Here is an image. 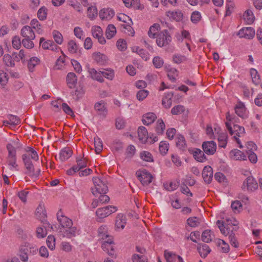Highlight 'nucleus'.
<instances>
[{"mask_svg": "<svg viewBox=\"0 0 262 262\" xmlns=\"http://www.w3.org/2000/svg\"><path fill=\"white\" fill-rule=\"evenodd\" d=\"M126 224L125 216L122 214H118L116 216L115 226L117 228L123 229Z\"/></svg>", "mask_w": 262, "mask_h": 262, "instance_id": "obj_30", "label": "nucleus"}, {"mask_svg": "<svg viewBox=\"0 0 262 262\" xmlns=\"http://www.w3.org/2000/svg\"><path fill=\"white\" fill-rule=\"evenodd\" d=\"M98 15L97 9L95 6H91L88 8L87 16L91 19H95Z\"/></svg>", "mask_w": 262, "mask_h": 262, "instance_id": "obj_43", "label": "nucleus"}, {"mask_svg": "<svg viewBox=\"0 0 262 262\" xmlns=\"http://www.w3.org/2000/svg\"><path fill=\"white\" fill-rule=\"evenodd\" d=\"M157 118L156 115L153 113H147L142 116V122L144 125H148L152 123Z\"/></svg>", "mask_w": 262, "mask_h": 262, "instance_id": "obj_25", "label": "nucleus"}, {"mask_svg": "<svg viewBox=\"0 0 262 262\" xmlns=\"http://www.w3.org/2000/svg\"><path fill=\"white\" fill-rule=\"evenodd\" d=\"M202 147L204 152L208 155H213L216 149V144L213 141L204 142L202 143Z\"/></svg>", "mask_w": 262, "mask_h": 262, "instance_id": "obj_11", "label": "nucleus"}, {"mask_svg": "<svg viewBox=\"0 0 262 262\" xmlns=\"http://www.w3.org/2000/svg\"><path fill=\"white\" fill-rule=\"evenodd\" d=\"M250 75L252 81L255 84L257 85L260 83V76L255 69H251L250 70Z\"/></svg>", "mask_w": 262, "mask_h": 262, "instance_id": "obj_48", "label": "nucleus"}, {"mask_svg": "<svg viewBox=\"0 0 262 262\" xmlns=\"http://www.w3.org/2000/svg\"><path fill=\"white\" fill-rule=\"evenodd\" d=\"M20 34L24 37L22 40L23 46L27 49L33 48L34 43L32 40L34 39L35 35L31 27L29 26H24L21 30Z\"/></svg>", "mask_w": 262, "mask_h": 262, "instance_id": "obj_2", "label": "nucleus"}, {"mask_svg": "<svg viewBox=\"0 0 262 262\" xmlns=\"http://www.w3.org/2000/svg\"><path fill=\"white\" fill-rule=\"evenodd\" d=\"M202 240L205 243H209L212 241L211 231L206 230L202 234Z\"/></svg>", "mask_w": 262, "mask_h": 262, "instance_id": "obj_50", "label": "nucleus"}, {"mask_svg": "<svg viewBox=\"0 0 262 262\" xmlns=\"http://www.w3.org/2000/svg\"><path fill=\"white\" fill-rule=\"evenodd\" d=\"M140 157L143 161L148 162L154 161L153 157L150 152L147 151H142L140 153Z\"/></svg>", "mask_w": 262, "mask_h": 262, "instance_id": "obj_42", "label": "nucleus"}, {"mask_svg": "<svg viewBox=\"0 0 262 262\" xmlns=\"http://www.w3.org/2000/svg\"><path fill=\"white\" fill-rule=\"evenodd\" d=\"M114 15V11L111 8H104L99 13V16L102 19H110Z\"/></svg>", "mask_w": 262, "mask_h": 262, "instance_id": "obj_24", "label": "nucleus"}, {"mask_svg": "<svg viewBox=\"0 0 262 262\" xmlns=\"http://www.w3.org/2000/svg\"><path fill=\"white\" fill-rule=\"evenodd\" d=\"M136 153V148L134 145H130L126 149L125 155L126 158L130 159Z\"/></svg>", "mask_w": 262, "mask_h": 262, "instance_id": "obj_61", "label": "nucleus"}, {"mask_svg": "<svg viewBox=\"0 0 262 262\" xmlns=\"http://www.w3.org/2000/svg\"><path fill=\"white\" fill-rule=\"evenodd\" d=\"M3 61L8 67H14V61L12 60V57L9 54H5L3 57Z\"/></svg>", "mask_w": 262, "mask_h": 262, "instance_id": "obj_64", "label": "nucleus"}, {"mask_svg": "<svg viewBox=\"0 0 262 262\" xmlns=\"http://www.w3.org/2000/svg\"><path fill=\"white\" fill-rule=\"evenodd\" d=\"M217 244L221 248L223 252L228 253L229 251V246L224 240L221 239H219Z\"/></svg>", "mask_w": 262, "mask_h": 262, "instance_id": "obj_60", "label": "nucleus"}, {"mask_svg": "<svg viewBox=\"0 0 262 262\" xmlns=\"http://www.w3.org/2000/svg\"><path fill=\"white\" fill-rule=\"evenodd\" d=\"M169 148V144L166 141H161L159 144V149L162 155L167 154Z\"/></svg>", "mask_w": 262, "mask_h": 262, "instance_id": "obj_51", "label": "nucleus"}, {"mask_svg": "<svg viewBox=\"0 0 262 262\" xmlns=\"http://www.w3.org/2000/svg\"><path fill=\"white\" fill-rule=\"evenodd\" d=\"M39 45L40 46H41L42 48L45 50H50L53 51L57 49V45L53 40H48L45 41V39L43 37H41L40 38Z\"/></svg>", "mask_w": 262, "mask_h": 262, "instance_id": "obj_17", "label": "nucleus"}, {"mask_svg": "<svg viewBox=\"0 0 262 262\" xmlns=\"http://www.w3.org/2000/svg\"><path fill=\"white\" fill-rule=\"evenodd\" d=\"M226 126L229 130L230 134L233 136V138L235 139L237 143L239 145L241 148L243 147L241 143V141L238 139L245 134V128L244 127L239 126L237 124H234L233 127L230 122H226Z\"/></svg>", "mask_w": 262, "mask_h": 262, "instance_id": "obj_4", "label": "nucleus"}, {"mask_svg": "<svg viewBox=\"0 0 262 262\" xmlns=\"http://www.w3.org/2000/svg\"><path fill=\"white\" fill-rule=\"evenodd\" d=\"M47 9L45 7H41L37 12V17L40 20H43L47 18Z\"/></svg>", "mask_w": 262, "mask_h": 262, "instance_id": "obj_53", "label": "nucleus"}, {"mask_svg": "<svg viewBox=\"0 0 262 262\" xmlns=\"http://www.w3.org/2000/svg\"><path fill=\"white\" fill-rule=\"evenodd\" d=\"M160 28V25L158 24H154L151 26L148 32L149 37L152 38H156L158 35L157 34Z\"/></svg>", "mask_w": 262, "mask_h": 262, "instance_id": "obj_36", "label": "nucleus"}, {"mask_svg": "<svg viewBox=\"0 0 262 262\" xmlns=\"http://www.w3.org/2000/svg\"><path fill=\"white\" fill-rule=\"evenodd\" d=\"M68 51L71 54H75L77 53L78 46L74 40H72L68 42Z\"/></svg>", "mask_w": 262, "mask_h": 262, "instance_id": "obj_56", "label": "nucleus"}, {"mask_svg": "<svg viewBox=\"0 0 262 262\" xmlns=\"http://www.w3.org/2000/svg\"><path fill=\"white\" fill-rule=\"evenodd\" d=\"M187 223L190 227H196L200 225L201 220L197 217L193 216L188 218L187 220Z\"/></svg>", "mask_w": 262, "mask_h": 262, "instance_id": "obj_44", "label": "nucleus"}, {"mask_svg": "<svg viewBox=\"0 0 262 262\" xmlns=\"http://www.w3.org/2000/svg\"><path fill=\"white\" fill-rule=\"evenodd\" d=\"M202 175L205 182L210 184L213 178L212 168L210 166H205L203 169Z\"/></svg>", "mask_w": 262, "mask_h": 262, "instance_id": "obj_15", "label": "nucleus"}, {"mask_svg": "<svg viewBox=\"0 0 262 262\" xmlns=\"http://www.w3.org/2000/svg\"><path fill=\"white\" fill-rule=\"evenodd\" d=\"M114 245L110 241L108 243H102L101 247L109 255H113L114 254Z\"/></svg>", "mask_w": 262, "mask_h": 262, "instance_id": "obj_33", "label": "nucleus"}, {"mask_svg": "<svg viewBox=\"0 0 262 262\" xmlns=\"http://www.w3.org/2000/svg\"><path fill=\"white\" fill-rule=\"evenodd\" d=\"M93 183L94 186L91 188V190L94 195L105 194L108 191L106 181L104 179L94 178Z\"/></svg>", "mask_w": 262, "mask_h": 262, "instance_id": "obj_3", "label": "nucleus"}, {"mask_svg": "<svg viewBox=\"0 0 262 262\" xmlns=\"http://www.w3.org/2000/svg\"><path fill=\"white\" fill-rule=\"evenodd\" d=\"M231 207L235 213H239L243 209V206L239 201H235L231 204Z\"/></svg>", "mask_w": 262, "mask_h": 262, "instance_id": "obj_54", "label": "nucleus"}, {"mask_svg": "<svg viewBox=\"0 0 262 262\" xmlns=\"http://www.w3.org/2000/svg\"><path fill=\"white\" fill-rule=\"evenodd\" d=\"M235 113L239 117L242 118H245L247 117L246 110L244 103H238L235 107Z\"/></svg>", "mask_w": 262, "mask_h": 262, "instance_id": "obj_26", "label": "nucleus"}, {"mask_svg": "<svg viewBox=\"0 0 262 262\" xmlns=\"http://www.w3.org/2000/svg\"><path fill=\"white\" fill-rule=\"evenodd\" d=\"M102 76L109 79L112 80L114 77V72L112 70H104L101 72Z\"/></svg>", "mask_w": 262, "mask_h": 262, "instance_id": "obj_63", "label": "nucleus"}, {"mask_svg": "<svg viewBox=\"0 0 262 262\" xmlns=\"http://www.w3.org/2000/svg\"><path fill=\"white\" fill-rule=\"evenodd\" d=\"M176 145L177 147L181 151H185L187 145L184 137L181 135H178L176 138Z\"/></svg>", "mask_w": 262, "mask_h": 262, "instance_id": "obj_19", "label": "nucleus"}, {"mask_svg": "<svg viewBox=\"0 0 262 262\" xmlns=\"http://www.w3.org/2000/svg\"><path fill=\"white\" fill-rule=\"evenodd\" d=\"M62 56H60L56 60L54 67L55 70H63L66 66V55L62 51H61Z\"/></svg>", "mask_w": 262, "mask_h": 262, "instance_id": "obj_27", "label": "nucleus"}, {"mask_svg": "<svg viewBox=\"0 0 262 262\" xmlns=\"http://www.w3.org/2000/svg\"><path fill=\"white\" fill-rule=\"evenodd\" d=\"M71 95L73 96V98L75 99H78L79 98L81 97L82 95L84 93V90L83 87L81 86H79L76 88V90L71 92Z\"/></svg>", "mask_w": 262, "mask_h": 262, "instance_id": "obj_41", "label": "nucleus"}, {"mask_svg": "<svg viewBox=\"0 0 262 262\" xmlns=\"http://www.w3.org/2000/svg\"><path fill=\"white\" fill-rule=\"evenodd\" d=\"M62 101V100L61 99H58L57 100L52 101L51 104L54 108V111H57L58 109L61 105L63 111L66 113V103H63Z\"/></svg>", "mask_w": 262, "mask_h": 262, "instance_id": "obj_40", "label": "nucleus"}, {"mask_svg": "<svg viewBox=\"0 0 262 262\" xmlns=\"http://www.w3.org/2000/svg\"><path fill=\"white\" fill-rule=\"evenodd\" d=\"M136 176L143 185H147L152 181V175L146 170L137 171Z\"/></svg>", "mask_w": 262, "mask_h": 262, "instance_id": "obj_10", "label": "nucleus"}, {"mask_svg": "<svg viewBox=\"0 0 262 262\" xmlns=\"http://www.w3.org/2000/svg\"><path fill=\"white\" fill-rule=\"evenodd\" d=\"M228 235H229V239L231 245L235 248H238L239 244L236 239L235 235L234 232H230V234H229Z\"/></svg>", "mask_w": 262, "mask_h": 262, "instance_id": "obj_62", "label": "nucleus"}, {"mask_svg": "<svg viewBox=\"0 0 262 262\" xmlns=\"http://www.w3.org/2000/svg\"><path fill=\"white\" fill-rule=\"evenodd\" d=\"M52 229L50 224L43 225L42 227H38L36 230V236L39 238H43L47 235V231Z\"/></svg>", "mask_w": 262, "mask_h": 262, "instance_id": "obj_18", "label": "nucleus"}, {"mask_svg": "<svg viewBox=\"0 0 262 262\" xmlns=\"http://www.w3.org/2000/svg\"><path fill=\"white\" fill-rule=\"evenodd\" d=\"M166 15L170 19L177 21H181L183 18V14L182 12L179 10L175 11H168L166 12Z\"/></svg>", "mask_w": 262, "mask_h": 262, "instance_id": "obj_20", "label": "nucleus"}, {"mask_svg": "<svg viewBox=\"0 0 262 262\" xmlns=\"http://www.w3.org/2000/svg\"><path fill=\"white\" fill-rule=\"evenodd\" d=\"M77 78L75 74L73 72H70L67 75V84L69 87L72 88L75 86L77 83Z\"/></svg>", "mask_w": 262, "mask_h": 262, "instance_id": "obj_29", "label": "nucleus"}, {"mask_svg": "<svg viewBox=\"0 0 262 262\" xmlns=\"http://www.w3.org/2000/svg\"><path fill=\"white\" fill-rule=\"evenodd\" d=\"M178 76V71L174 68H170L167 71V77L173 82L176 80V77Z\"/></svg>", "mask_w": 262, "mask_h": 262, "instance_id": "obj_46", "label": "nucleus"}, {"mask_svg": "<svg viewBox=\"0 0 262 262\" xmlns=\"http://www.w3.org/2000/svg\"><path fill=\"white\" fill-rule=\"evenodd\" d=\"M258 188V184L255 179L252 176L247 177L243 182L242 189L248 191H253Z\"/></svg>", "mask_w": 262, "mask_h": 262, "instance_id": "obj_8", "label": "nucleus"}, {"mask_svg": "<svg viewBox=\"0 0 262 262\" xmlns=\"http://www.w3.org/2000/svg\"><path fill=\"white\" fill-rule=\"evenodd\" d=\"M217 140L220 147L225 148L227 143V135L226 133H222L218 135Z\"/></svg>", "mask_w": 262, "mask_h": 262, "instance_id": "obj_39", "label": "nucleus"}, {"mask_svg": "<svg viewBox=\"0 0 262 262\" xmlns=\"http://www.w3.org/2000/svg\"><path fill=\"white\" fill-rule=\"evenodd\" d=\"M197 249L202 257L205 258L210 252L211 250L206 244H203L202 246H198Z\"/></svg>", "mask_w": 262, "mask_h": 262, "instance_id": "obj_34", "label": "nucleus"}, {"mask_svg": "<svg viewBox=\"0 0 262 262\" xmlns=\"http://www.w3.org/2000/svg\"><path fill=\"white\" fill-rule=\"evenodd\" d=\"M187 60L185 56L179 54H175L172 56V61L177 64H180Z\"/></svg>", "mask_w": 262, "mask_h": 262, "instance_id": "obj_49", "label": "nucleus"}, {"mask_svg": "<svg viewBox=\"0 0 262 262\" xmlns=\"http://www.w3.org/2000/svg\"><path fill=\"white\" fill-rule=\"evenodd\" d=\"M94 145L96 152L97 154L100 153L103 149V143L99 137L94 138Z\"/></svg>", "mask_w": 262, "mask_h": 262, "instance_id": "obj_52", "label": "nucleus"}, {"mask_svg": "<svg viewBox=\"0 0 262 262\" xmlns=\"http://www.w3.org/2000/svg\"><path fill=\"white\" fill-rule=\"evenodd\" d=\"M132 259L133 262H148L147 257L144 255L134 254Z\"/></svg>", "mask_w": 262, "mask_h": 262, "instance_id": "obj_58", "label": "nucleus"}, {"mask_svg": "<svg viewBox=\"0 0 262 262\" xmlns=\"http://www.w3.org/2000/svg\"><path fill=\"white\" fill-rule=\"evenodd\" d=\"M139 140L142 143L148 142V134L146 128L144 126H140L138 129Z\"/></svg>", "mask_w": 262, "mask_h": 262, "instance_id": "obj_21", "label": "nucleus"}, {"mask_svg": "<svg viewBox=\"0 0 262 262\" xmlns=\"http://www.w3.org/2000/svg\"><path fill=\"white\" fill-rule=\"evenodd\" d=\"M92 33L93 36L97 39L99 42L102 45L105 43V39L103 36V31L102 29L99 26H93L92 28Z\"/></svg>", "mask_w": 262, "mask_h": 262, "instance_id": "obj_14", "label": "nucleus"}, {"mask_svg": "<svg viewBox=\"0 0 262 262\" xmlns=\"http://www.w3.org/2000/svg\"><path fill=\"white\" fill-rule=\"evenodd\" d=\"M106 36L107 38H112L116 33V29L113 25H109L106 30Z\"/></svg>", "mask_w": 262, "mask_h": 262, "instance_id": "obj_47", "label": "nucleus"}, {"mask_svg": "<svg viewBox=\"0 0 262 262\" xmlns=\"http://www.w3.org/2000/svg\"><path fill=\"white\" fill-rule=\"evenodd\" d=\"M94 59L98 63L101 64H104L107 60V57L106 55L100 52L95 53L93 55Z\"/></svg>", "mask_w": 262, "mask_h": 262, "instance_id": "obj_32", "label": "nucleus"}, {"mask_svg": "<svg viewBox=\"0 0 262 262\" xmlns=\"http://www.w3.org/2000/svg\"><path fill=\"white\" fill-rule=\"evenodd\" d=\"M7 149L8 151L7 158L8 164L14 168H16L18 165L16 164V151L15 148L11 144H8Z\"/></svg>", "mask_w": 262, "mask_h": 262, "instance_id": "obj_7", "label": "nucleus"}, {"mask_svg": "<svg viewBox=\"0 0 262 262\" xmlns=\"http://www.w3.org/2000/svg\"><path fill=\"white\" fill-rule=\"evenodd\" d=\"M40 60L36 57H33L30 59L28 62V68L30 71L33 72L34 67L39 63Z\"/></svg>", "mask_w": 262, "mask_h": 262, "instance_id": "obj_45", "label": "nucleus"}, {"mask_svg": "<svg viewBox=\"0 0 262 262\" xmlns=\"http://www.w3.org/2000/svg\"><path fill=\"white\" fill-rule=\"evenodd\" d=\"M156 38L157 45L160 47L167 46L171 40V37L167 30H164L158 34Z\"/></svg>", "mask_w": 262, "mask_h": 262, "instance_id": "obj_6", "label": "nucleus"}, {"mask_svg": "<svg viewBox=\"0 0 262 262\" xmlns=\"http://www.w3.org/2000/svg\"><path fill=\"white\" fill-rule=\"evenodd\" d=\"M57 221L60 224V226L64 228V224H66V216L63 210L60 209L57 213Z\"/></svg>", "mask_w": 262, "mask_h": 262, "instance_id": "obj_38", "label": "nucleus"}, {"mask_svg": "<svg viewBox=\"0 0 262 262\" xmlns=\"http://www.w3.org/2000/svg\"><path fill=\"white\" fill-rule=\"evenodd\" d=\"M173 93L171 92L167 93L165 97L163 98L162 103L164 107L166 108H169L172 105V98Z\"/></svg>", "mask_w": 262, "mask_h": 262, "instance_id": "obj_31", "label": "nucleus"}, {"mask_svg": "<svg viewBox=\"0 0 262 262\" xmlns=\"http://www.w3.org/2000/svg\"><path fill=\"white\" fill-rule=\"evenodd\" d=\"M78 232L77 227L73 226L72 221L67 217V238L74 237Z\"/></svg>", "mask_w": 262, "mask_h": 262, "instance_id": "obj_13", "label": "nucleus"}, {"mask_svg": "<svg viewBox=\"0 0 262 262\" xmlns=\"http://www.w3.org/2000/svg\"><path fill=\"white\" fill-rule=\"evenodd\" d=\"M165 125L162 119H158L157 122L156 130L158 134L162 135L165 129Z\"/></svg>", "mask_w": 262, "mask_h": 262, "instance_id": "obj_55", "label": "nucleus"}, {"mask_svg": "<svg viewBox=\"0 0 262 262\" xmlns=\"http://www.w3.org/2000/svg\"><path fill=\"white\" fill-rule=\"evenodd\" d=\"M95 111L97 112L98 114L102 117L105 118L107 114V109L106 106V103L103 100H101L95 103L94 106Z\"/></svg>", "mask_w": 262, "mask_h": 262, "instance_id": "obj_12", "label": "nucleus"}, {"mask_svg": "<svg viewBox=\"0 0 262 262\" xmlns=\"http://www.w3.org/2000/svg\"><path fill=\"white\" fill-rule=\"evenodd\" d=\"M22 159L27 169L26 173L32 178H37L40 173V169L35 171L32 162L30 158L26 154L23 155Z\"/></svg>", "mask_w": 262, "mask_h": 262, "instance_id": "obj_5", "label": "nucleus"}, {"mask_svg": "<svg viewBox=\"0 0 262 262\" xmlns=\"http://www.w3.org/2000/svg\"><path fill=\"white\" fill-rule=\"evenodd\" d=\"M28 248L25 246H21L19 249V257L21 261L26 262L28 261Z\"/></svg>", "mask_w": 262, "mask_h": 262, "instance_id": "obj_37", "label": "nucleus"}, {"mask_svg": "<svg viewBox=\"0 0 262 262\" xmlns=\"http://www.w3.org/2000/svg\"><path fill=\"white\" fill-rule=\"evenodd\" d=\"M231 158L235 160H245L246 156L241 150L234 149L230 152Z\"/></svg>", "mask_w": 262, "mask_h": 262, "instance_id": "obj_23", "label": "nucleus"}, {"mask_svg": "<svg viewBox=\"0 0 262 262\" xmlns=\"http://www.w3.org/2000/svg\"><path fill=\"white\" fill-rule=\"evenodd\" d=\"M164 256L167 262H176L178 255L171 252H165Z\"/></svg>", "mask_w": 262, "mask_h": 262, "instance_id": "obj_57", "label": "nucleus"}, {"mask_svg": "<svg viewBox=\"0 0 262 262\" xmlns=\"http://www.w3.org/2000/svg\"><path fill=\"white\" fill-rule=\"evenodd\" d=\"M240 37H244L246 39H252L255 35V30L251 27H247L240 30L238 32Z\"/></svg>", "mask_w": 262, "mask_h": 262, "instance_id": "obj_16", "label": "nucleus"}, {"mask_svg": "<svg viewBox=\"0 0 262 262\" xmlns=\"http://www.w3.org/2000/svg\"><path fill=\"white\" fill-rule=\"evenodd\" d=\"M98 232L100 239L104 238V237H108L107 228L105 225L100 227L98 229Z\"/></svg>", "mask_w": 262, "mask_h": 262, "instance_id": "obj_59", "label": "nucleus"}, {"mask_svg": "<svg viewBox=\"0 0 262 262\" xmlns=\"http://www.w3.org/2000/svg\"><path fill=\"white\" fill-rule=\"evenodd\" d=\"M88 71L92 79L100 82L104 81V79L102 76V71L97 72L95 69L91 68L89 67H88Z\"/></svg>", "mask_w": 262, "mask_h": 262, "instance_id": "obj_22", "label": "nucleus"}, {"mask_svg": "<svg viewBox=\"0 0 262 262\" xmlns=\"http://www.w3.org/2000/svg\"><path fill=\"white\" fill-rule=\"evenodd\" d=\"M203 151L198 148H195L193 152V156L194 159L199 162H203L207 160V158Z\"/></svg>", "mask_w": 262, "mask_h": 262, "instance_id": "obj_28", "label": "nucleus"}, {"mask_svg": "<svg viewBox=\"0 0 262 262\" xmlns=\"http://www.w3.org/2000/svg\"><path fill=\"white\" fill-rule=\"evenodd\" d=\"M116 211L117 208L116 207L113 206H107L98 209L96 212V214L98 218L102 219L108 216Z\"/></svg>", "mask_w": 262, "mask_h": 262, "instance_id": "obj_9", "label": "nucleus"}, {"mask_svg": "<svg viewBox=\"0 0 262 262\" xmlns=\"http://www.w3.org/2000/svg\"><path fill=\"white\" fill-rule=\"evenodd\" d=\"M238 222L233 217L226 218L224 221L217 220L216 225L221 233L225 236H227L230 232L237 231Z\"/></svg>", "mask_w": 262, "mask_h": 262, "instance_id": "obj_1", "label": "nucleus"}, {"mask_svg": "<svg viewBox=\"0 0 262 262\" xmlns=\"http://www.w3.org/2000/svg\"><path fill=\"white\" fill-rule=\"evenodd\" d=\"M243 17L245 21L248 24H252L255 19V17L254 16L253 13L250 9H248L245 11L243 15Z\"/></svg>", "mask_w": 262, "mask_h": 262, "instance_id": "obj_35", "label": "nucleus"}]
</instances>
